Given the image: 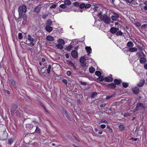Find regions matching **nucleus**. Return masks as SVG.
Here are the masks:
<instances>
[{
    "mask_svg": "<svg viewBox=\"0 0 147 147\" xmlns=\"http://www.w3.org/2000/svg\"><path fill=\"white\" fill-rule=\"evenodd\" d=\"M102 12L100 11L99 13H98L97 16L99 17L101 21H103L106 24H109L111 22V19L110 18L107 16V14H104L102 15Z\"/></svg>",
    "mask_w": 147,
    "mask_h": 147,
    "instance_id": "nucleus-1",
    "label": "nucleus"
},
{
    "mask_svg": "<svg viewBox=\"0 0 147 147\" xmlns=\"http://www.w3.org/2000/svg\"><path fill=\"white\" fill-rule=\"evenodd\" d=\"M27 10L26 6L24 4L19 6L18 9V12L19 13V19L22 16L23 13H26Z\"/></svg>",
    "mask_w": 147,
    "mask_h": 147,
    "instance_id": "nucleus-2",
    "label": "nucleus"
},
{
    "mask_svg": "<svg viewBox=\"0 0 147 147\" xmlns=\"http://www.w3.org/2000/svg\"><path fill=\"white\" fill-rule=\"evenodd\" d=\"M27 39L29 41L30 43L28 44V45L34 46L35 45L34 43V40L33 38L30 35L28 34V37Z\"/></svg>",
    "mask_w": 147,
    "mask_h": 147,
    "instance_id": "nucleus-3",
    "label": "nucleus"
},
{
    "mask_svg": "<svg viewBox=\"0 0 147 147\" xmlns=\"http://www.w3.org/2000/svg\"><path fill=\"white\" fill-rule=\"evenodd\" d=\"M110 76H109L108 77H105L104 78V81L105 82H110L113 81V79L112 77V75L111 74Z\"/></svg>",
    "mask_w": 147,
    "mask_h": 147,
    "instance_id": "nucleus-4",
    "label": "nucleus"
},
{
    "mask_svg": "<svg viewBox=\"0 0 147 147\" xmlns=\"http://www.w3.org/2000/svg\"><path fill=\"white\" fill-rule=\"evenodd\" d=\"M42 5L40 4L36 6L34 9V11L37 13H39L41 7H42Z\"/></svg>",
    "mask_w": 147,
    "mask_h": 147,
    "instance_id": "nucleus-5",
    "label": "nucleus"
},
{
    "mask_svg": "<svg viewBox=\"0 0 147 147\" xmlns=\"http://www.w3.org/2000/svg\"><path fill=\"white\" fill-rule=\"evenodd\" d=\"M71 54L72 57L74 58H76L78 57V53L76 50L72 51Z\"/></svg>",
    "mask_w": 147,
    "mask_h": 147,
    "instance_id": "nucleus-6",
    "label": "nucleus"
},
{
    "mask_svg": "<svg viewBox=\"0 0 147 147\" xmlns=\"http://www.w3.org/2000/svg\"><path fill=\"white\" fill-rule=\"evenodd\" d=\"M119 28H117L111 27L110 29V32L112 34H115L116 33Z\"/></svg>",
    "mask_w": 147,
    "mask_h": 147,
    "instance_id": "nucleus-7",
    "label": "nucleus"
},
{
    "mask_svg": "<svg viewBox=\"0 0 147 147\" xmlns=\"http://www.w3.org/2000/svg\"><path fill=\"white\" fill-rule=\"evenodd\" d=\"M45 29L46 31L49 32H51L53 30V28L49 25H47Z\"/></svg>",
    "mask_w": 147,
    "mask_h": 147,
    "instance_id": "nucleus-8",
    "label": "nucleus"
},
{
    "mask_svg": "<svg viewBox=\"0 0 147 147\" xmlns=\"http://www.w3.org/2000/svg\"><path fill=\"white\" fill-rule=\"evenodd\" d=\"M107 87L108 88H111L112 89H114L116 87L115 84H114V83H112L109 84L107 86Z\"/></svg>",
    "mask_w": 147,
    "mask_h": 147,
    "instance_id": "nucleus-9",
    "label": "nucleus"
},
{
    "mask_svg": "<svg viewBox=\"0 0 147 147\" xmlns=\"http://www.w3.org/2000/svg\"><path fill=\"white\" fill-rule=\"evenodd\" d=\"M132 91L134 94H138L140 92L139 88L136 87L132 88Z\"/></svg>",
    "mask_w": 147,
    "mask_h": 147,
    "instance_id": "nucleus-10",
    "label": "nucleus"
},
{
    "mask_svg": "<svg viewBox=\"0 0 147 147\" xmlns=\"http://www.w3.org/2000/svg\"><path fill=\"white\" fill-rule=\"evenodd\" d=\"M113 82L114 84H115V85L116 86V85H119L122 82V81L120 79L118 80L117 79H115L114 80Z\"/></svg>",
    "mask_w": 147,
    "mask_h": 147,
    "instance_id": "nucleus-11",
    "label": "nucleus"
},
{
    "mask_svg": "<svg viewBox=\"0 0 147 147\" xmlns=\"http://www.w3.org/2000/svg\"><path fill=\"white\" fill-rule=\"evenodd\" d=\"M145 82L144 80H141L137 85V86L139 87H142L144 84Z\"/></svg>",
    "mask_w": 147,
    "mask_h": 147,
    "instance_id": "nucleus-12",
    "label": "nucleus"
},
{
    "mask_svg": "<svg viewBox=\"0 0 147 147\" xmlns=\"http://www.w3.org/2000/svg\"><path fill=\"white\" fill-rule=\"evenodd\" d=\"M85 49L86 50L88 55H89L91 53L92 49L90 47H85Z\"/></svg>",
    "mask_w": 147,
    "mask_h": 147,
    "instance_id": "nucleus-13",
    "label": "nucleus"
},
{
    "mask_svg": "<svg viewBox=\"0 0 147 147\" xmlns=\"http://www.w3.org/2000/svg\"><path fill=\"white\" fill-rule=\"evenodd\" d=\"M140 63H141L144 64L146 63V59L145 58L142 57L140 58Z\"/></svg>",
    "mask_w": 147,
    "mask_h": 147,
    "instance_id": "nucleus-14",
    "label": "nucleus"
},
{
    "mask_svg": "<svg viewBox=\"0 0 147 147\" xmlns=\"http://www.w3.org/2000/svg\"><path fill=\"white\" fill-rule=\"evenodd\" d=\"M10 82L13 86H16L17 85V83L13 79L10 80Z\"/></svg>",
    "mask_w": 147,
    "mask_h": 147,
    "instance_id": "nucleus-15",
    "label": "nucleus"
},
{
    "mask_svg": "<svg viewBox=\"0 0 147 147\" xmlns=\"http://www.w3.org/2000/svg\"><path fill=\"white\" fill-rule=\"evenodd\" d=\"M46 38L47 40L50 41H53L54 40L53 37L51 36H47Z\"/></svg>",
    "mask_w": 147,
    "mask_h": 147,
    "instance_id": "nucleus-16",
    "label": "nucleus"
},
{
    "mask_svg": "<svg viewBox=\"0 0 147 147\" xmlns=\"http://www.w3.org/2000/svg\"><path fill=\"white\" fill-rule=\"evenodd\" d=\"M137 51V49L135 47H131L128 50V51L131 52H133Z\"/></svg>",
    "mask_w": 147,
    "mask_h": 147,
    "instance_id": "nucleus-17",
    "label": "nucleus"
},
{
    "mask_svg": "<svg viewBox=\"0 0 147 147\" xmlns=\"http://www.w3.org/2000/svg\"><path fill=\"white\" fill-rule=\"evenodd\" d=\"M134 44L131 41L128 42L127 44V46L129 48L132 47L134 46Z\"/></svg>",
    "mask_w": 147,
    "mask_h": 147,
    "instance_id": "nucleus-18",
    "label": "nucleus"
},
{
    "mask_svg": "<svg viewBox=\"0 0 147 147\" xmlns=\"http://www.w3.org/2000/svg\"><path fill=\"white\" fill-rule=\"evenodd\" d=\"M137 108L138 109H142L143 107V104L142 103H138L136 106Z\"/></svg>",
    "mask_w": 147,
    "mask_h": 147,
    "instance_id": "nucleus-19",
    "label": "nucleus"
},
{
    "mask_svg": "<svg viewBox=\"0 0 147 147\" xmlns=\"http://www.w3.org/2000/svg\"><path fill=\"white\" fill-rule=\"evenodd\" d=\"M58 42L59 43L64 45L65 44V42L64 40L63 39H59L58 40Z\"/></svg>",
    "mask_w": 147,
    "mask_h": 147,
    "instance_id": "nucleus-20",
    "label": "nucleus"
},
{
    "mask_svg": "<svg viewBox=\"0 0 147 147\" xmlns=\"http://www.w3.org/2000/svg\"><path fill=\"white\" fill-rule=\"evenodd\" d=\"M89 71L91 73H93L95 71V69L93 67H91L89 69Z\"/></svg>",
    "mask_w": 147,
    "mask_h": 147,
    "instance_id": "nucleus-21",
    "label": "nucleus"
},
{
    "mask_svg": "<svg viewBox=\"0 0 147 147\" xmlns=\"http://www.w3.org/2000/svg\"><path fill=\"white\" fill-rule=\"evenodd\" d=\"M53 23L52 21L50 19H49L47 21V25H49L50 26L52 25Z\"/></svg>",
    "mask_w": 147,
    "mask_h": 147,
    "instance_id": "nucleus-22",
    "label": "nucleus"
},
{
    "mask_svg": "<svg viewBox=\"0 0 147 147\" xmlns=\"http://www.w3.org/2000/svg\"><path fill=\"white\" fill-rule=\"evenodd\" d=\"M95 75L98 77L101 76V72L99 71H97L95 72Z\"/></svg>",
    "mask_w": 147,
    "mask_h": 147,
    "instance_id": "nucleus-23",
    "label": "nucleus"
},
{
    "mask_svg": "<svg viewBox=\"0 0 147 147\" xmlns=\"http://www.w3.org/2000/svg\"><path fill=\"white\" fill-rule=\"evenodd\" d=\"M55 47L60 49H62L63 48V47L62 45L59 44L56 45L55 46Z\"/></svg>",
    "mask_w": 147,
    "mask_h": 147,
    "instance_id": "nucleus-24",
    "label": "nucleus"
},
{
    "mask_svg": "<svg viewBox=\"0 0 147 147\" xmlns=\"http://www.w3.org/2000/svg\"><path fill=\"white\" fill-rule=\"evenodd\" d=\"M123 34V33L121 31H117L116 33V35L117 36H121Z\"/></svg>",
    "mask_w": 147,
    "mask_h": 147,
    "instance_id": "nucleus-25",
    "label": "nucleus"
},
{
    "mask_svg": "<svg viewBox=\"0 0 147 147\" xmlns=\"http://www.w3.org/2000/svg\"><path fill=\"white\" fill-rule=\"evenodd\" d=\"M122 85L124 88H127L129 84L127 83L123 82L122 83Z\"/></svg>",
    "mask_w": 147,
    "mask_h": 147,
    "instance_id": "nucleus-26",
    "label": "nucleus"
},
{
    "mask_svg": "<svg viewBox=\"0 0 147 147\" xmlns=\"http://www.w3.org/2000/svg\"><path fill=\"white\" fill-rule=\"evenodd\" d=\"M35 131L37 133H40L41 130L38 126H36Z\"/></svg>",
    "mask_w": 147,
    "mask_h": 147,
    "instance_id": "nucleus-27",
    "label": "nucleus"
},
{
    "mask_svg": "<svg viewBox=\"0 0 147 147\" xmlns=\"http://www.w3.org/2000/svg\"><path fill=\"white\" fill-rule=\"evenodd\" d=\"M51 65H49L47 69V72L48 74H50L51 73Z\"/></svg>",
    "mask_w": 147,
    "mask_h": 147,
    "instance_id": "nucleus-28",
    "label": "nucleus"
},
{
    "mask_svg": "<svg viewBox=\"0 0 147 147\" xmlns=\"http://www.w3.org/2000/svg\"><path fill=\"white\" fill-rule=\"evenodd\" d=\"M71 2L69 0L65 1L64 2V3L66 5H70L71 4Z\"/></svg>",
    "mask_w": 147,
    "mask_h": 147,
    "instance_id": "nucleus-29",
    "label": "nucleus"
},
{
    "mask_svg": "<svg viewBox=\"0 0 147 147\" xmlns=\"http://www.w3.org/2000/svg\"><path fill=\"white\" fill-rule=\"evenodd\" d=\"M119 128L120 130H123L125 128V127L124 125L121 124L119 126Z\"/></svg>",
    "mask_w": 147,
    "mask_h": 147,
    "instance_id": "nucleus-30",
    "label": "nucleus"
},
{
    "mask_svg": "<svg viewBox=\"0 0 147 147\" xmlns=\"http://www.w3.org/2000/svg\"><path fill=\"white\" fill-rule=\"evenodd\" d=\"M98 80L99 81H102L104 80V78L102 76H99L97 78Z\"/></svg>",
    "mask_w": 147,
    "mask_h": 147,
    "instance_id": "nucleus-31",
    "label": "nucleus"
},
{
    "mask_svg": "<svg viewBox=\"0 0 147 147\" xmlns=\"http://www.w3.org/2000/svg\"><path fill=\"white\" fill-rule=\"evenodd\" d=\"M64 114L68 119L70 121H71V119L69 115L68 114L67 112V113H65Z\"/></svg>",
    "mask_w": 147,
    "mask_h": 147,
    "instance_id": "nucleus-32",
    "label": "nucleus"
},
{
    "mask_svg": "<svg viewBox=\"0 0 147 147\" xmlns=\"http://www.w3.org/2000/svg\"><path fill=\"white\" fill-rule=\"evenodd\" d=\"M73 46L72 45H70L69 46L66 47L65 48V49L67 51H69L72 48Z\"/></svg>",
    "mask_w": 147,
    "mask_h": 147,
    "instance_id": "nucleus-33",
    "label": "nucleus"
},
{
    "mask_svg": "<svg viewBox=\"0 0 147 147\" xmlns=\"http://www.w3.org/2000/svg\"><path fill=\"white\" fill-rule=\"evenodd\" d=\"M68 62L67 64L68 65L71 66V67H72L74 65V63L70 61H67Z\"/></svg>",
    "mask_w": 147,
    "mask_h": 147,
    "instance_id": "nucleus-34",
    "label": "nucleus"
},
{
    "mask_svg": "<svg viewBox=\"0 0 147 147\" xmlns=\"http://www.w3.org/2000/svg\"><path fill=\"white\" fill-rule=\"evenodd\" d=\"M143 54L144 55V54L142 52H141L140 53L139 52H138L136 53V55H137V57L139 58H140L142 56L141 53Z\"/></svg>",
    "mask_w": 147,
    "mask_h": 147,
    "instance_id": "nucleus-35",
    "label": "nucleus"
},
{
    "mask_svg": "<svg viewBox=\"0 0 147 147\" xmlns=\"http://www.w3.org/2000/svg\"><path fill=\"white\" fill-rule=\"evenodd\" d=\"M59 7L63 9H64L67 8V6L65 4H62L60 5Z\"/></svg>",
    "mask_w": 147,
    "mask_h": 147,
    "instance_id": "nucleus-36",
    "label": "nucleus"
},
{
    "mask_svg": "<svg viewBox=\"0 0 147 147\" xmlns=\"http://www.w3.org/2000/svg\"><path fill=\"white\" fill-rule=\"evenodd\" d=\"M22 16L23 19L25 21L27 20V16L26 15V14H25V13L24 14H23L22 15Z\"/></svg>",
    "mask_w": 147,
    "mask_h": 147,
    "instance_id": "nucleus-37",
    "label": "nucleus"
},
{
    "mask_svg": "<svg viewBox=\"0 0 147 147\" xmlns=\"http://www.w3.org/2000/svg\"><path fill=\"white\" fill-rule=\"evenodd\" d=\"M85 61L86 59H85L84 57H81L80 59V61L81 63L85 62Z\"/></svg>",
    "mask_w": 147,
    "mask_h": 147,
    "instance_id": "nucleus-38",
    "label": "nucleus"
},
{
    "mask_svg": "<svg viewBox=\"0 0 147 147\" xmlns=\"http://www.w3.org/2000/svg\"><path fill=\"white\" fill-rule=\"evenodd\" d=\"M107 128L108 129V130L109 131L110 133H111L113 132V130L110 127L107 125Z\"/></svg>",
    "mask_w": 147,
    "mask_h": 147,
    "instance_id": "nucleus-39",
    "label": "nucleus"
},
{
    "mask_svg": "<svg viewBox=\"0 0 147 147\" xmlns=\"http://www.w3.org/2000/svg\"><path fill=\"white\" fill-rule=\"evenodd\" d=\"M85 3H82L80 5H79V7L80 9H83L85 7Z\"/></svg>",
    "mask_w": 147,
    "mask_h": 147,
    "instance_id": "nucleus-40",
    "label": "nucleus"
},
{
    "mask_svg": "<svg viewBox=\"0 0 147 147\" xmlns=\"http://www.w3.org/2000/svg\"><path fill=\"white\" fill-rule=\"evenodd\" d=\"M18 107L17 106H16V108L15 109H13L12 108L11 110V113L12 115H13V114L14 112V111L15 110V109H17Z\"/></svg>",
    "mask_w": 147,
    "mask_h": 147,
    "instance_id": "nucleus-41",
    "label": "nucleus"
},
{
    "mask_svg": "<svg viewBox=\"0 0 147 147\" xmlns=\"http://www.w3.org/2000/svg\"><path fill=\"white\" fill-rule=\"evenodd\" d=\"M23 36H22V34L21 33H19L18 35V38L19 40H21Z\"/></svg>",
    "mask_w": 147,
    "mask_h": 147,
    "instance_id": "nucleus-42",
    "label": "nucleus"
},
{
    "mask_svg": "<svg viewBox=\"0 0 147 147\" xmlns=\"http://www.w3.org/2000/svg\"><path fill=\"white\" fill-rule=\"evenodd\" d=\"M73 5L74 6L77 7H78L79 6V3L77 2H76L73 3Z\"/></svg>",
    "mask_w": 147,
    "mask_h": 147,
    "instance_id": "nucleus-43",
    "label": "nucleus"
},
{
    "mask_svg": "<svg viewBox=\"0 0 147 147\" xmlns=\"http://www.w3.org/2000/svg\"><path fill=\"white\" fill-rule=\"evenodd\" d=\"M13 141V139H11L8 140V143L9 144H12Z\"/></svg>",
    "mask_w": 147,
    "mask_h": 147,
    "instance_id": "nucleus-44",
    "label": "nucleus"
},
{
    "mask_svg": "<svg viewBox=\"0 0 147 147\" xmlns=\"http://www.w3.org/2000/svg\"><path fill=\"white\" fill-rule=\"evenodd\" d=\"M62 82L65 84V85H67V81L66 79H64L62 80Z\"/></svg>",
    "mask_w": 147,
    "mask_h": 147,
    "instance_id": "nucleus-45",
    "label": "nucleus"
},
{
    "mask_svg": "<svg viewBox=\"0 0 147 147\" xmlns=\"http://www.w3.org/2000/svg\"><path fill=\"white\" fill-rule=\"evenodd\" d=\"M86 63L85 62L81 63V66L82 67H84L86 66Z\"/></svg>",
    "mask_w": 147,
    "mask_h": 147,
    "instance_id": "nucleus-46",
    "label": "nucleus"
},
{
    "mask_svg": "<svg viewBox=\"0 0 147 147\" xmlns=\"http://www.w3.org/2000/svg\"><path fill=\"white\" fill-rule=\"evenodd\" d=\"M91 6V5L90 4H87L86 5L85 4V8L86 9L90 7Z\"/></svg>",
    "mask_w": 147,
    "mask_h": 147,
    "instance_id": "nucleus-47",
    "label": "nucleus"
},
{
    "mask_svg": "<svg viewBox=\"0 0 147 147\" xmlns=\"http://www.w3.org/2000/svg\"><path fill=\"white\" fill-rule=\"evenodd\" d=\"M135 25L136 26H137L138 27H140L141 26V24H140V23L139 22H137L136 23V24H135Z\"/></svg>",
    "mask_w": 147,
    "mask_h": 147,
    "instance_id": "nucleus-48",
    "label": "nucleus"
},
{
    "mask_svg": "<svg viewBox=\"0 0 147 147\" xmlns=\"http://www.w3.org/2000/svg\"><path fill=\"white\" fill-rule=\"evenodd\" d=\"M97 94V93L96 92H93L91 94L90 96L92 98L94 97L95 95Z\"/></svg>",
    "mask_w": 147,
    "mask_h": 147,
    "instance_id": "nucleus-49",
    "label": "nucleus"
},
{
    "mask_svg": "<svg viewBox=\"0 0 147 147\" xmlns=\"http://www.w3.org/2000/svg\"><path fill=\"white\" fill-rule=\"evenodd\" d=\"M139 139L138 138H134L133 137H132L131 138L129 139V140H133V141H137Z\"/></svg>",
    "mask_w": 147,
    "mask_h": 147,
    "instance_id": "nucleus-50",
    "label": "nucleus"
},
{
    "mask_svg": "<svg viewBox=\"0 0 147 147\" xmlns=\"http://www.w3.org/2000/svg\"><path fill=\"white\" fill-rule=\"evenodd\" d=\"M80 84L84 86H86L87 85V83L86 82H83L82 81H80Z\"/></svg>",
    "mask_w": 147,
    "mask_h": 147,
    "instance_id": "nucleus-51",
    "label": "nucleus"
},
{
    "mask_svg": "<svg viewBox=\"0 0 147 147\" xmlns=\"http://www.w3.org/2000/svg\"><path fill=\"white\" fill-rule=\"evenodd\" d=\"M56 5L55 4H53L50 7V9H52L53 8H55L56 7Z\"/></svg>",
    "mask_w": 147,
    "mask_h": 147,
    "instance_id": "nucleus-52",
    "label": "nucleus"
},
{
    "mask_svg": "<svg viewBox=\"0 0 147 147\" xmlns=\"http://www.w3.org/2000/svg\"><path fill=\"white\" fill-rule=\"evenodd\" d=\"M100 122L101 123H107V121L105 119H102L100 121Z\"/></svg>",
    "mask_w": 147,
    "mask_h": 147,
    "instance_id": "nucleus-53",
    "label": "nucleus"
},
{
    "mask_svg": "<svg viewBox=\"0 0 147 147\" xmlns=\"http://www.w3.org/2000/svg\"><path fill=\"white\" fill-rule=\"evenodd\" d=\"M112 19L114 21H116L117 20V18L114 16H113L111 17Z\"/></svg>",
    "mask_w": 147,
    "mask_h": 147,
    "instance_id": "nucleus-54",
    "label": "nucleus"
},
{
    "mask_svg": "<svg viewBox=\"0 0 147 147\" xmlns=\"http://www.w3.org/2000/svg\"><path fill=\"white\" fill-rule=\"evenodd\" d=\"M100 126L102 128L104 129L106 127V125L105 124H102Z\"/></svg>",
    "mask_w": 147,
    "mask_h": 147,
    "instance_id": "nucleus-55",
    "label": "nucleus"
},
{
    "mask_svg": "<svg viewBox=\"0 0 147 147\" xmlns=\"http://www.w3.org/2000/svg\"><path fill=\"white\" fill-rule=\"evenodd\" d=\"M48 16V14H46L43 15L42 16V18L43 19H45L46 18H47V17Z\"/></svg>",
    "mask_w": 147,
    "mask_h": 147,
    "instance_id": "nucleus-56",
    "label": "nucleus"
},
{
    "mask_svg": "<svg viewBox=\"0 0 147 147\" xmlns=\"http://www.w3.org/2000/svg\"><path fill=\"white\" fill-rule=\"evenodd\" d=\"M16 115L19 116H20L21 114L19 112V111L18 110H16Z\"/></svg>",
    "mask_w": 147,
    "mask_h": 147,
    "instance_id": "nucleus-57",
    "label": "nucleus"
},
{
    "mask_svg": "<svg viewBox=\"0 0 147 147\" xmlns=\"http://www.w3.org/2000/svg\"><path fill=\"white\" fill-rule=\"evenodd\" d=\"M66 74L68 76H70L71 75V72L69 71H67Z\"/></svg>",
    "mask_w": 147,
    "mask_h": 147,
    "instance_id": "nucleus-58",
    "label": "nucleus"
},
{
    "mask_svg": "<svg viewBox=\"0 0 147 147\" xmlns=\"http://www.w3.org/2000/svg\"><path fill=\"white\" fill-rule=\"evenodd\" d=\"M146 25L147 24H144L141 26V28L142 29L145 28L146 27Z\"/></svg>",
    "mask_w": 147,
    "mask_h": 147,
    "instance_id": "nucleus-59",
    "label": "nucleus"
},
{
    "mask_svg": "<svg viewBox=\"0 0 147 147\" xmlns=\"http://www.w3.org/2000/svg\"><path fill=\"white\" fill-rule=\"evenodd\" d=\"M106 104H101L100 105V107L101 108H103V107H105L106 106Z\"/></svg>",
    "mask_w": 147,
    "mask_h": 147,
    "instance_id": "nucleus-60",
    "label": "nucleus"
},
{
    "mask_svg": "<svg viewBox=\"0 0 147 147\" xmlns=\"http://www.w3.org/2000/svg\"><path fill=\"white\" fill-rule=\"evenodd\" d=\"M62 109L63 111L64 114L65 113H67V111H66V109L64 108L63 107Z\"/></svg>",
    "mask_w": 147,
    "mask_h": 147,
    "instance_id": "nucleus-61",
    "label": "nucleus"
},
{
    "mask_svg": "<svg viewBox=\"0 0 147 147\" xmlns=\"http://www.w3.org/2000/svg\"><path fill=\"white\" fill-rule=\"evenodd\" d=\"M114 15H115L114 16H115L117 18H118L119 17V15L117 14V13H115Z\"/></svg>",
    "mask_w": 147,
    "mask_h": 147,
    "instance_id": "nucleus-62",
    "label": "nucleus"
},
{
    "mask_svg": "<svg viewBox=\"0 0 147 147\" xmlns=\"http://www.w3.org/2000/svg\"><path fill=\"white\" fill-rule=\"evenodd\" d=\"M144 67L145 69H147V63L145 64L144 65Z\"/></svg>",
    "mask_w": 147,
    "mask_h": 147,
    "instance_id": "nucleus-63",
    "label": "nucleus"
},
{
    "mask_svg": "<svg viewBox=\"0 0 147 147\" xmlns=\"http://www.w3.org/2000/svg\"><path fill=\"white\" fill-rule=\"evenodd\" d=\"M143 9L145 10H147V6H145L143 7Z\"/></svg>",
    "mask_w": 147,
    "mask_h": 147,
    "instance_id": "nucleus-64",
    "label": "nucleus"
}]
</instances>
